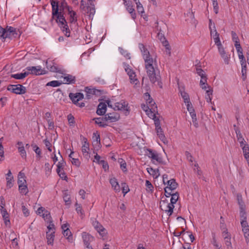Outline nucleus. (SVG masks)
<instances>
[{
  "mask_svg": "<svg viewBox=\"0 0 249 249\" xmlns=\"http://www.w3.org/2000/svg\"><path fill=\"white\" fill-rule=\"evenodd\" d=\"M145 63V68L150 82L152 83L158 82V85L160 88H162V83L161 81V77L160 71H157L153 66V59L151 56H144L143 58Z\"/></svg>",
  "mask_w": 249,
  "mask_h": 249,
  "instance_id": "f257e3e1",
  "label": "nucleus"
},
{
  "mask_svg": "<svg viewBox=\"0 0 249 249\" xmlns=\"http://www.w3.org/2000/svg\"><path fill=\"white\" fill-rule=\"evenodd\" d=\"M69 14L70 15V20L71 23L76 22L77 21V18L75 17L76 13L73 11H70L69 7H68Z\"/></svg>",
  "mask_w": 249,
  "mask_h": 249,
  "instance_id": "ea45409f",
  "label": "nucleus"
},
{
  "mask_svg": "<svg viewBox=\"0 0 249 249\" xmlns=\"http://www.w3.org/2000/svg\"><path fill=\"white\" fill-rule=\"evenodd\" d=\"M92 224L94 228L99 232V233L102 237H104L106 234V229L103 227V226L97 221H95L93 222Z\"/></svg>",
  "mask_w": 249,
  "mask_h": 249,
  "instance_id": "4468645a",
  "label": "nucleus"
},
{
  "mask_svg": "<svg viewBox=\"0 0 249 249\" xmlns=\"http://www.w3.org/2000/svg\"><path fill=\"white\" fill-rule=\"evenodd\" d=\"M6 180H7V186L9 187V188H11L13 186V177H6Z\"/></svg>",
  "mask_w": 249,
  "mask_h": 249,
  "instance_id": "774afa93",
  "label": "nucleus"
},
{
  "mask_svg": "<svg viewBox=\"0 0 249 249\" xmlns=\"http://www.w3.org/2000/svg\"><path fill=\"white\" fill-rule=\"evenodd\" d=\"M63 199L66 204L68 205L71 203L70 197L66 192L64 194Z\"/></svg>",
  "mask_w": 249,
  "mask_h": 249,
  "instance_id": "0e129e2a",
  "label": "nucleus"
},
{
  "mask_svg": "<svg viewBox=\"0 0 249 249\" xmlns=\"http://www.w3.org/2000/svg\"><path fill=\"white\" fill-rule=\"evenodd\" d=\"M84 143L82 146V152L85 158L88 160L90 158L89 153V143L87 142V139L84 138Z\"/></svg>",
  "mask_w": 249,
  "mask_h": 249,
  "instance_id": "9b49d317",
  "label": "nucleus"
},
{
  "mask_svg": "<svg viewBox=\"0 0 249 249\" xmlns=\"http://www.w3.org/2000/svg\"><path fill=\"white\" fill-rule=\"evenodd\" d=\"M120 52L123 55H124L126 58L130 59V56L129 53H127V51L122 48H119Z\"/></svg>",
  "mask_w": 249,
  "mask_h": 249,
  "instance_id": "052dcab7",
  "label": "nucleus"
},
{
  "mask_svg": "<svg viewBox=\"0 0 249 249\" xmlns=\"http://www.w3.org/2000/svg\"><path fill=\"white\" fill-rule=\"evenodd\" d=\"M235 132L236 133L238 141L240 143V146H242L243 145L245 144L244 143V139L243 138L242 134L240 133V131L239 130H235Z\"/></svg>",
  "mask_w": 249,
  "mask_h": 249,
  "instance_id": "473e14b6",
  "label": "nucleus"
},
{
  "mask_svg": "<svg viewBox=\"0 0 249 249\" xmlns=\"http://www.w3.org/2000/svg\"><path fill=\"white\" fill-rule=\"evenodd\" d=\"M213 28H214V32H215V34H214V35H213L212 36L213 38L215 44L217 45V46L218 47L222 45V44H221L220 40L219 34L216 31L214 26H213Z\"/></svg>",
  "mask_w": 249,
  "mask_h": 249,
  "instance_id": "bb28decb",
  "label": "nucleus"
},
{
  "mask_svg": "<svg viewBox=\"0 0 249 249\" xmlns=\"http://www.w3.org/2000/svg\"><path fill=\"white\" fill-rule=\"evenodd\" d=\"M7 90L17 94H22L26 92V89L20 84L10 85L7 87Z\"/></svg>",
  "mask_w": 249,
  "mask_h": 249,
  "instance_id": "39448f33",
  "label": "nucleus"
},
{
  "mask_svg": "<svg viewBox=\"0 0 249 249\" xmlns=\"http://www.w3.org/2000/svg\"><path fill=\"white\" fill-rule=\"evenodd\" d=\"M30 74L29 71H26L23 73L13 74L11 75V77L16 79H23Z\"/></svg>",
  "mask_w": 249,
  "mask_h": 249,
  "instance_id": "b1692460",
  "label": "nucleus"
},
{
  "mask_svg": "<svg viewBox=\"0 0 249 249\" xmlns=\"http://www.w3.org/2000/svg\"><path fill=\"white\" fill-rule=\"evenodd\" d=\"M93 120L95 121V123L99 125V126L100 127H105L108 125V124L107 123L103 122L102 119H101V117L95 118H94Z\"/></svg>",
  "mask_w": 249,
  "mask_h": 249,
  "instance_id": "2f4dec72",
  "label": "nucleus"
},
{
  "mask_svg": "<svg viewBox=\"0 0 249 249\" xmlns=\"http://www.w3.org/2000/svg\"><path fill=\"white\" fill-rule=\"evenodd\" d=\"M64 163H65V162L63 159L61 161H60L58 162V163L57 165V169H56V172L57 173H59V172H60V169H63V168L64 166Z\"/></svg>",
  "mask_w": 249,
  "mask_h": 249,
  "instance_id": "603ef678",
  "label": "nucleus"
},
{
  "mask_svg": "<svg viewBox=\"0 0 249 249\" xmlns=\"http://www.w3.org/2000/svg\"><path fill=\"white\" fill-rule=\"evenodd\" d=\"M147 105H148L150 107V110L153 109L154 110V107L157 108V107L155 106V102L151 98L150 99L149 101H146Z\"/></svg>",
  "mask_w": 249,
  "mask_h": 249,
  "instance_id": "09e8293b",
  "label": "nucleus"
},
{
  "mask_svg": "<svg viewBox=\"0 0 249 249\" xmlns=\"http://www.w3.org/2000/svg\"><path fill=\"white\" fill-rule=\"evenodd\" d=\"M107 111V105L105 103H100L98 106L96 113L99 115L105 114Z\"/></svg>",
  "mask_w": 249,
  "mask_h": 249,
  "instance_id": "a211bd4d",
  "label": "nucleus"
},
{
  "mask_svg": "<svg viewBox=\"0 0 249 249\" xmlns=\"http://www.w3.org/2000/svg\"><path fill=\"white\" fill-rule=\"evenodd\" d=\"M25 176L23 173L20 172L18 174V183L19 185L26 184V181L25 179Z\"/></svg>",
  "mask_w": 249,
  "mask_h": 249,
  "instance_id": "a878e982",
  "label": "nucleus"
},
{
  "mask_svg": "<svg viewBox=\"0 0 249 249\" xmlns=\"http://www.w3.org/2000/svg\"><path fill=\"white\" fill-rule=\"evenodd\" d=\"M123 65L125 71L129 77L130 82L131 83L136 84L135 82L137 81V79L136 78V75L135 72L130 68L128 64L124 63Z\"/></svg>",
  "mask_w": 249,
  "mask_h": 249,
  "instance_id": "6e6552de",
  "label": "nucleus"
},
{
  "mask_svg": "<svg viewBox=\"0 0 249 249\" xmlns=\"http://www.w3.org/2000/svg\"><path fill=\"white\" fill-rule=\"evenodd\" d=\"M179 197V195L178 192H176L175 193L171 195V198L170 199V203L171 204H173L174 205V204H175L177 201H178Z\"/></svg>",
  "mask_w": 249,
  "mask_h": 249,
  "instance_id": "58836bf2",
  "label": "nucleus"
},
{
  "mask_svg": "<svg viewBox=\"0 0 249 249\" xmlns=\"http://www.w3.org/2000/svg\"><path fill=\"white\" fill-rule=\"evenodd\" d=\"M107 114L109 123L116 122L118 121L120 118V115L115 112L107 113Z\"/></svg>",
  "mask_w": 249,
  "mask_h": 249,
  "instance_id": "f3484780",
  "label": "nucleus"
},
{
  "mask_svg": "<svg viewBox=\"0 0 249 249\" xmlns=\"http://www.w3.org/2000/svg\"><path fill=\"white\" fill-rule=\"evenodd\" d=\"M110 183L112 187L116 192L120 191V186L115 178H112L110 179Z\"/></svg>",
  "mask_w": 249,
  "mask_h": 249,
  "instance_id": "c85d7f7f",
  "label": "nucleus"
},
{
  "mask_svg": "<svg viewBox=\"0 0 249 249\" xmlns=\"http://www.w3.org/2000/svg\"><path fill=\"white\" fill-rule=\"evenodd\" d=\"M18 152L20 153L22 158L26 159V152L25 150V148L23 146H19L18 147Z\"/></svg>",
  "mask_w": 249,
  "mask_h": 249,
  "instance_id": "a18cd8bd",
  "label": "nucleus"
},
{
  "mask_svg": "<svg viewBox=\"0 0 249 249\" xmlns=\"http://www.w3.org/2000/svg\"><path fill=\"white\" fill-rule=\"evenodd\" d=\"M64 83L67 84H75L76 82L75 77L71 74H65L64 77Z\"/></svg>",
  "mask_w": 249,
  "mask_h": 249,
  "instance_id": "aec40b11",
  "label": "nucleus"
},
{
  "mask_svg": "<svg viewBox=\"0 0 249 249\" xmlns=\"http://www.w3.org/2000/svg\"><path fill=\"white\" fill-rule=\"evenodd\" d=\"M85 91L87 93L86 97L88 99L90 98L91 95H94V93H95V89L94 88L90 89L88 87H86V88H85Z\"/></svg>",
  "mask_w": 249,
  "mask_h": 249,
  "instance_id": "f704fd0d",
  "label": "nucleus"
},
{
  "mask_svg": "<svg viewBox=\"0 0 249 249\" xmlns=\"http://www.w3.org/2000/svg\"><path fill=\"white\" fill-rule=\"evenodd\" d=\"M163 40H165L162 41V44L165 47V48H166L165 52H166V54L170 55L171 54V52H170V49L169 48V45L168 44V42L166 40H165V38L164 37H163Z\"/></svg>",
  "mask_w": 249,
  "mask_h": 249,
  "instance_id": "c03bdc74",
  "label": "nucleus"
},
{
  "mask_svg": "<svg viewBox=\"0 0 249 249\" xmlns=\"http://www.w3.org/2000/svg\"><path fill=\"white\" fill-rule=\"evenodd\" d=\"M127 10L128 12L131 14V16L133 19L135 18L136 14L134 12L135 10L133 8V6L131 5H128L127 7Z\"/></svg>",
  "mask_w": 249,
  "mask_h": 249,
  "instance_id": "de8ad7c7",
  "label": "nucleus"
},
{
  "mask_svg": "<svg viewBox=\"0 0 249 249\" xmlns=\"http://www.w3.org/2000/svg\"><path fill=\"white\" fill-rule=\"evenodd\" d=\"M237 200L239 205L240 209H242V208H245V205L243 200L241 194H238L237 195Z\"/></svg>",
  "mask_w": 249,
  "mask_h": 249,
  "instance_id": "c9c22d12",
  "label": "nucleus"
},
{
  "mask_svg": "<svg viewBox=\"0 0 249 249\" xmlns=\"http://www.w3.org/2000/svg\"><path fill=\"white\" fill-rule=\"evenodd\" d=\"M18 188L21 194L26 195L28 192V189L26 184L19 185Z\"/></svg>",
  "mask_w": 249,
  "mask_h": 249,
  "instance_id": "a19ab883",
  "label": "nucleus"
},
{
  "mask_svg": "<svg viewBox=\"0 0 249 249\" xmlns=\"http://www.w3.org/2000/svg\"><path fill=\"white\" fill-rule=\"evenodd\" d=\"M1 213L2 215V217L4 221L5 224L7 225L10 223V220L9 219V215L8 213L5 209L3 208V206H1V209H0Z\"/></svg>",
  "mask_w": 249,
  "mask_h": 249,
  "instance_id": "5701e85b",
  "label": "nucleus"
},
{
  "mask_svg": "<svg viewBox=\"0 0 249 249\" xmlns=\"http://www.w3.org/2000/svg\"><path fill=\"white\" fill-rule=\"evenodd\" d=\"M242 231L244 232V236L246 240L248 242L249 241V228H242Z\"/></svg>",
  "mask_w": 249,
  "mask_h": 249,
  "instance_id": "8fccbe9b",
  "label": "nucleus"
},
{
  "mask_svg": "<svg viewBox=\"0 0 249 249\" xmlns=\"http://www.w3.org/2000/svg\"><path fill=\"white\" fill-rule=\"evenodd\" d=\"M207 76H204L201 77V80L200 81V86L201 88L204 90H206L207 88H210V87L207 83Z\"/></svg>",
  "mask_w": 249,
  "mask_h": 249,
  "instance_id": "393cba45",
  "label": "nucleus"
},
{
  "mask_svg": "<svg viewBox=\"0 0 249 249\" xmlns=\"http://www.w3.org/2000/svg\"><path fill=\"white\" fill-rule=\"evenodd\" d=\"M160 208L162 211H165L169 216H170L173 212L174 205L170 203H167L166 200H162L160 203Z\"/></svg>",
  "mask_w": 249,
  "mask_h": 249,
  "instance_id": "423d86ee",
  "label": "nucleus"
},
{
  "mask_svg": "<svg viewBox=\"0 0 249 249\" xmlns=\"http://www.w3.org/2000/svg\"><path fill=\"white\" fill-rule=\"evenodd\" d=\"M26 70L29 71L30 74H35L36 75L44 74L46 73V71L45 70L42 69L40 66L28 67L26 68Z\"/></svg>",
  "mask_w": 249,
  "mask_h": 249,
  "instance_id": "9d476101",
  "label": "nucleus"
},
{
  "mask_svg": "<svg viewBox=\"0 0 249 249\" xmlns=\"http://www.w3.org/2000/svg\"><path fill=\"white\" fill-rule=\"evenodd\" d=\"M218 49L221 56L224 59L225 63L229 64L230 60V55L226 53L222 45L218 47Z\"/></svg>",
  "mask_w": 249,
  "mask_h": 249,
  "instance_id": "ddd939ff",
  "label": "nucleus"
},
{
  "mask_svg": "<svg viewBox=\"0 0 249 249\" xmlns=\"http://www.w3.org/2000/svg\"><path fill=\"white\" fill-rule=\"evenodd\" d=\"M206 92V100L207 102L208 103H211L212 101V96L213 94V89L211 87L209 88V89L207 90V89L205 90Z\"/></svg>",
  "mask_w": 249,
  "mask_h": 249,
  "instance_id": "7c9ffc66",
  "label": "nucleus"
},
{
  "mask_svg": "<svg viewBox=\"0 0 249 249\" xmlns=\"http://www.w3.org/2000/svg\"><path fill=\"white\" fill-rule=\"evenodd\" d=\"M167 186L166 187L169 188V190L170 191H173L176 189L178 186V183L174 179L167 180Z\"/></svg>",
  "mask_w": 249,
  "mask_h": 249,
  "instance_id": "412c9836",
  "label": "nucleus"
},
{
  "mask_svg": "<svg viewBox=\"0 0 249 249\" xmlns=\"http://www.w3.org/2000/svg\"><path fill=\"white\" fill-rule=\"evenodd\" d=\"M5 39L6 38L17 37L20 34L18 30L13 27L7 26L6 27V34Z\"/></svg>",
  "mask_w": 249,
  "mask_h": 249,
  "instance_id": "1a4fd4ad",
  "label": "nucleus"
},
{
  "mask_svg": "<svg viewBox=\"0 0 249 249\" xmlns=\"http://www.w3.org/2000/svg\"><path fill=\"white\" fill-rule=\"evenodd\" d=\"M200 66H199V67L197 66L196 68V72L200 76H206V74L205 73V72H204V71L201 69V68H200Z\"/></svg>",
  "mask_w": 249,
  "mask_h": 249,
  "instance_id": "864d4df0",
  "label": "nucleus"
},
{
  "mask_svg": "<svg viewBox=\"0 0 249 249\" xmlns=\"http://www.w3.org/2000/svg\"><path fill=\"white\" fill-rule=\"evenodd\" d=\"M145 154L151 159L153 162L154 163L156 161L159 163L165 164V162L163 161L162 159L160 157L157 151L153 150L151 149H146L145 151Z\"/></svg>",
  "mask_w": 249,
  "mask_h": 249,
  "instance_id": "7ed1b4c3",
  "label": "nucleus"
},
{
  "mask_svg": "<svg viewBox=\"0 0 249 249\" xmlns=\"http://www.w3.org/2000/svg\"><path fill=\"white\" fill-rule=\"evenodd\" d=\"M224 241L227 249H233L231 242V237L225 236L224 237Z\"/></svg>",
  "mask_w": 249,
  "mask_h": 249,
  "instance_id": "4c0bfd02",
  "label": "nucleus"
},
{
  "mask_svg": "<svg viewBox=\"0 0 249 249\" xmlns=\"http://www.w3.org/2000/svg\"><path fill=\"white\" fill-rule=\"evenodd\" d=\"M61 83L58 81H52L47 83V86H50L53 87H56L60 86Z\"/></svg>",
  "mask_w": 249,
  "mask_h": 249,
  "instance_id": "5fc2aeb1",
  "label": "nucleus"
},
{
  "mask_svg": "<svg viewBox=\"0 0 249 249\" xmlns=\"http://www.w3.org/2000/svg\"><path fill=\"white\" fill-rule=\"evenodd\" d=\"M157 134L158 136L160 139L164 143L167 144L168 143V141L166 138L163 131L161 127H158L156 129Z\"/></svg>",
  "mask_w": 249,
  "mask_h": 249,
  "instance_id": "6ab92c4d",
  "label": "nucleus"
},
{
  "mask_svg": "<svg viewBox=\"0 0 249 249\" xmlns=\"http://www.w3.org/2000/svg\"><path fill=\"white\" fill-rule=\"evenodd\" d=\"M42 216L45 220L47 221H50L52 219L50 212L46 210L42 213Z\"/></svg>",
  "mask_w": 249,
  "mask_h": 249,
  "instance_id": "37998d69",
  "label": "nucleus"
},
{
  "mask_svg": "<svg viewBox=\"0 0 249 249\" xmlns=\"http://www.w3.org/2000/svg\"><path fill=\"white\" fill-rule=\"evenodd\" d=\"M55 231H53L52 232L49 233L47 231L46 233V238L47 239V243L48 245H53V240L54 238Z\"/></svg>",
  "mask_w": 249,
  "mask_h": 249,
  "instance_id": "4be33fe9",
  "label": "nucleus"
},
{
  "mask_svg": "<svg viewBox=\"0 0 249 249\" xmlns=\"http://www.w3.org/2000/svg\"><path fill=\"white\" fill-rule=\"evenodd\" d=\"M68 120L70 125H73L75 123L74 118L71 114L68 115Z\"/></svg>",
  "mask_w": 249,
  "mask_h": 249,
  "instance_id": "69168bd1",
  "label": "nucleus"
},
{
  "mask_svg": "<svg viewBox=\"0 0 249 249\" xmlns=\"http://www.w3.org/2000/svg\"><path fill=\"white\" fill-rule=\"evenodd\" d=\"M240 216L241 221L247 219L245 208H242V209H240Z\"/></svg>",
  "mask_w": 249,
  "mask_h": 249,
  "instance_id": "49530a36",
  "label": "nucleus"
},
{
  "mask_svg": "<svg viewBox=\"0 0 249 249\" xmlns=\"http://www.w3.org/2000/svg\"><path fill=\"white\" fill-rule=\"evenodd\" d=\"M92 139L93 145L94 147V148H97V149L100 148L101 147V143L99 134L97 132L94 133L92 136Z\"/></svg>",
  "mask_w": 249,
  "mask_h": 249,
  "instance_id": "2eb2a0df",
  "label": "nucleus"
},
{
  "mask_svg": "<svg viewBox=\"0 0 249 249\" xmlns=\"http://www.w3.org/2000/svg\"><path fill=\"white\" fill-rule=\"evenodd\" d=\"M122 192L125 195L129 191L128 185L125 183H122Z\"/></svg>",
  "mask_w": 249,
  "mask_h": 249,
  "instance_id": "13d9d810",
  "label": "nucleus"
},
{
  "mask_svg": "<svg viewBox=\"0 0 249 249\" xmlns=\"http://www.w3.org/2000/svg\"><path fill=\"white\" fill-rule=\"evenodd\" d=\"M243 150V153L245 159H247L249 156V146L248 144L243 145L241 146Z\"/></svg>",
  "mask_w": 249,
  "mask_h": 249,
  "instance_id": "72a5a7b5",
  "label": "nucleus"
},
{
  "mask_svg": "<svg viewBox=\"0 0 249 249\" xmlns=\"http://www.w3.org/2000/svg\"><path fill=\"white\" fill-rule=\"evenodd\" d=\"M178 88L179 91V93H180L182 98L183 99L184 103H189V102H190L189 96L188 94L184 91V87L183 86H180L178 83Z\"/></svg>",
  "mask_w": 249,
  "mask_h": 249,
  "instance_id": "dca6fc26",
  "label": "nucleus"
},
{
  "mask_svg": "<svg viewBox=\"0 0 249 249\" xmlns=\"http://www.w3.org/2000/svg\"><path fill=\"white\" fill-rule=\"evenodd\" d=\"M119 160H121V161H119V162L120 163L121 168L124 172H126L127 171V170H126V164L125 162L122 159H119Z\"/></svg>",
  "mask_w": 249,
  "mask_h": 249,
  "instance_id": "6e6d98bb",
  "label": "nucleus"
},
{
  "mask_svg": "<svg viewBox=\"0 0 249 249\" xmlns=\"http://www.w3.org/2000/svg\"><path fill=\"white\" fill-rule=\"evenodd\" d=\"M93 7H91L89 6H88L87 7V10L86 11H85L87 13H89L90 15L91 14H94L95 13V8L94 7V5H92Z\"/></svg>",
  "mask_w": 249,
  "mask_h": 249,
  "instance_id": "680f3d73",
  "label": "nucleus"
},
{
  "mask_svg": "<svg viewBox=\"0 0 249 249\" xmlns=\"http://www.w3.org/2000/svg\"><path fill=\"white\" fill-rule=\"evenodd\" d=\"M147 171L150 175L153 176L155 178H157L160 175L158 169H154L151 167H149L147 168Z\"/></svg>",
  "mask_w": 249,
  "mask_h": 249,
  "instance_id": "cd10ccee",
  "label": "nucleus"
},
{
  "mask_svg": "<svg viewBox=\"0 0 249 249\" xmlns=\"http://www.w3.org/2000/svg\"><path fill=\"white\" fill-rule=\"evenodd\" d=\"M145 185L146 187V191L149 192H152L154 187L151 183L149 180H146Z\"/></svg>",
  "mask_w": 249,
  "mask_h": 249,
  "instance_id": "3c124183",
  "label": "nucleus"
},
{
  "mask_svg": "<svg viewBox=\"0 0 249 249\" xmlns=\"http://www.w3.org/2000/svg\"><path fill=\"white\" fill-rule=\"evenodd\" d=\"M187 106V108L188 111L189 112L191 116H192L193 114H196L195 112V110L192 106V104L191 102L189 103H185Z\"/></svg>",
  "mask_w": 249,
  "mask_h": 249,
  "instance_id": "79ce46f5",
  "label": "nucleus"
},
{
  "mask_svg": "<svg viewBox=\"0 0 249 249\" xmlns=\"http://www.w3.org/2000/svg\"><path fill=\"white\" fill-rule=\"evenodd\" d=\"M128 104L124 100H121L120 102L115 103L113 109L114 110H123L125 111V114L127 115L129 112Z\"/></svg>",
  "mask_w": 249,
  "mask_h": 249,
  "instance_id": "0eeeda50",
  "label": "nucleus"
},
{
  "mask_svg": "<svg viewBox=\"0 0 249 249\" xmlns=\"http://www.w3.org/2000/svg\"><path fill=\"white\" fill-rule=\"evenodd\" d=\"M152 115L153 117V119L154 120L156 129L158 127H161L160 125V120L159 119V118H156V114L153 113V114H152Z\"/></svg>",
  "mask_w": 249,
  "mask_h": 249,
  "instance_id": "4d7b16f0",
  "label": "nucleus"
},
{
  "mask_svg": "<svg viewBox=\"0 0 249 249\" xmlns=\"http://www.w3.org/2000/svg\"><path fill=\"white\" fill-rule=\"evenodd\" d=\"M31 146L32 147L33 150L36 153V157L38 158H40L41 157V150L39 147L35 143H32Z\"/></svg>",
  "mask_w": 249,
  "mask_h": 249,
  "instance_id": "c756f323",
  "label": "nucleus"
},
{
  "mask_svg": "<svg viewBox=\"0 0 249 249\" xmlns=\"http://www.w3.org/2000/svg\"><path fill=\"white\" fill-rule=\"evenodd\" d=\"M137 4V9L138 11V12L140 14H142L144 13V9L142 7V4L141 3V2H138L136 3Z\"/></svg>",
  "mask_w": 249,
  "mask_h": 249,
  "instance_id": "e2e57ef3",
  "label": "nucleus"
},
{
  "mask_svg": "<svg viewBox=\"0 0 249 249\" xmlns=\"http://www.w3.org/2000/svg\"><path fill=\"white\" fill-rule=\"evenodd\" d=\"M52 6L53 18H56V21L62 29L63 32H66L65 36L67 37L70 36V31L67 25V21L61 12H58V2L53 0L51 1Z\"/></svg>",
  "mask_w": 249,
  "mask_h": 249,
  "instance_id": "f03ea898",
  "label": "nucleus"
},
{
  "mask_svg": "<svg viewBox=\"0 0 249 249\" xmlns=\"http://www.w3.org/2000/svg\"><path fill=\"white\" fill-rule=\"evenodd\" d=\"M82 238L85 245L89 249H92L90 246V242L92 240L93 237L86 232L82 233Z\"/></svg>",
  "mask_w": 249,
  "mask_h": 249,
  "instance_id": "f8f14e48",
  "label": "nucleus"
},
{
  "mask_svg": "<svg viewBox=\"0 0 249 249\" xmlns=\"http://www.w3.org/2000/svg\"><path fill=\"white\" fill-rule=\"evenodd\" d=\"M63 234L64 236L67 237V238L71 241L72 240V234L69 229H66L63 231Z\"/></svg>",
  "mask_w": 249,
  "mask_h": 249,
  "instance_id": "e433bc0d",
  "label": "nucleus"
},
{
  "mask_svg": "<svg viewBox=\"0 0 249 249\" xmlns=\"http://www.w3.org/2000/svg\"><path fill=\"white\" fill-rule=\"evenodd\" d=\"M231 34L232 36V39L235 42V44L239 43V39L236 33L234 31H232Z\"/></svg>",
  "mask_w": 249,
  "mask_h": 249,
  "instance_id": "bf43d9fd",
  "label": "nucleus"
},
{
  "mask_svg": "<svg viewBox=\"0 0 249 249\" xmlns=\"http://www.w3.org/2000/svg\"><path fill=\"white\" fill-rule=\"evenodd\" d=\"M75 205L76 206V211H77V213H80L82 215H83L84 213L81 205L78 204L77 202H76Z\"/></svg>",
  "mask_w": 249,
  "mask_h": 249,
  "instance_id": "338daca9",
  "label": "nucleus"
},
{
  "mask_svg": "<svg viewBox=\"0 0 249 249\" xmlns=\"http://www.w3.org/2000/svg\"><path fill=\"white\" fill-rule=\"evenodd\" d=\"M69 97L71 100L72 103L80 107H85V103L81 102L80 103L78 102L84 98V95L83 93L78 92L76 93H70L69 94Z\"/></svg>",
  "mask_w": 249,
  "mask_h": 249,
  "instance_id": "20e7f679",
  "label": "nucleus"
}]
</instances>
